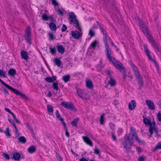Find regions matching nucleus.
Here are the masks:
<instances>
[{
  "label": "nucleus",
  "mask_w": 161,
  "mask_h": 161,
  "mask_svg": "<svg viewBox=\"0 0 161 161\" xmlns=\"http://www.w3.org/2000/svg\"><path fill=\"white\" fill-rule=\"evenodd\" d=\"M124 141L122 143L124 145V148L125 150L126 153H128L131 151V147L133 146L134 141L132 138H130L129 134H126L124 138Z\"/></svg>",
  "instance_id": "f257e3e1"
},
{
  "label": "nucleus",
  "mask_w": 161,
  "mask_h": 161,
  "mask_svg": "<svg viewBox=\"0 0 161 161\" xmlns=\"http://www.w3.org/2000/svg\"><path fill=\"white\" fill-rule=\"evenodd\" d=\"M0 82L4 86H5L7 88L10 90L11 91L14 92L15 94L21 96L23 98L27 100L28 97L26 96V95L22 93L21 92L19 91L17 89H14L11 86H10L7 84L4 81H3L0 78Z\"/></svg>",
  "instance_id": "f03ea898"
},
{
  "label": "nucleus",
  "mask_w": 161,
  "mask_h": 161,
  "mask_svg": "<svg viewBox=\"0 0 161 161\" xmlns=\"http://www.w3.org/2000/svg\"><path fill=\"white\" fill-rule=\"evenodd\" d=\"M130 131L128 134L130 136V138L135 139V141L139 142V144H144L145 142L144 141H142L140 138H139L137 136V134L136 132V130L135 128L131 126L130 127Z\"/></svg>",
  "instance_id": "7ed1b4c3"
},
{
  "label": "nucleus",
  "mask_w": 161,
  "mask_h": 161,
  "mask_svg": "<svg viewBox=\"0 0 161 161\" xmlns=\"http://www.w3.org/2000/svg\"><path fill=\"white\" fill-rule=\"evenodd\" d=\"M61 105L64 108L71 111H75L77 110L74 105L71 102L63 101L61 102Z\"/></svg>",
  "instance_id": "20e7f679"
},
{
  "label": "nucleus",
  "mask_w": 161,
  "mask_h": 161,
  "mask_svg": "<svg viewBox=\"0 0 161 161\" xmlns=\"http://www.w3.org/2000/svg\"><path fill=\"white\" fill-rule=\"evenodd\" d=\"M25 33L24 36L25 39L29 44H31V32L30 26H28L27 28L25 31Z\"/></svg>",
  "instance_id": "39448f33"
},
{
  "label": "nucleus",
  "mask_w": 161,
  "mask_h": 161,
  "mask_svg": "<svg viewBox=\"0 0 161 161\" xmlns=\"http://www.w3.org/2000/svg\"><path fill=\"white\" fill-rule=\"evenodd\" d=\"M110 61L112 62L115 67L119 70H120L121 72L123 71L124 73H125V69L119 61L116 60V59L115 58L114 60Z\"/></svg>",
  "instance_id": "423d86ee"
},
{
  "label": "nucleus",
  "mask_w": 161,
  "mask_h": 161,
  "mask_svg": "<svg viewBox=\"0 0 161 161\" xmlns=\"http://www.w3.org/2000/svg\"><path fill=\"white\" fill-rule=\"evenodd\" d=\"M68 14L69 16L68 19L70 24H75L77 22H79L74 13L73 12H69Z\"/></svg>",
  "instance_id": "0eeeda50"
},
{
  "label": "nucleus",
  "mask_w": 161,
  "mask_h": 161,
  "mask_svg": "<svg viewBox=\"0 0 161 161\" xmlns=\"http://www.w3.org/2000/svg\"><path fill=\"white\" fill-rule=\"evenodd\" d=\"M105 47L106 49V53L108 60L110 61H113V60H114L115 59V58L111 56V52L109 45L105 46Z\"/></svg>",
  "instance_id": "6e6552de"
},
{
  "label": "nucleus",
  "mask_w": 161,
  "mask_h": 161,
  "mask_svg": "<svg viewBox=\"0 0 161 161\" xmlns=\"http://www.w3.org/2000/svg\"><path fill=\"white\" fill-rule=\"evenodd\" d=\"M77 92L79 97L83 99L87 98V93L85 92L84 90L76 88Z\"/></svg>",
  "instance_id": "1a4fd4ad"
},
{
  "label": "nucleus",
  "mask_w": 161,
  "mask_h": 161,
  "mask_svg": "<svg viewBox=\"0 0 161 161\" xmlns=\"http://www.w3.org/2000/svg\"><path fill=\"white\" fill-rule=\"evenodd\" d=\"M70 33L74 38L77 39H79L82 35L79 31H71Z\"/></svg>",
  "instance_id": "9d476101"
},
{
  "label": "nucleus",
  "mask_w": 161,
  "mask_h": 161,
  "mask_svg": "<svg viewBox=\"0 0 161 161\" xmlns=\"http://www.w3.org/2000/svg\"><path fill=\"white\" fill-rule=\"evenodd\" d=\"M148 125L149 126V133L151 135H152L153 133L154 130L156 128L155 123L154 121H153L151 122Z\"/></svg>",
  "instance_id": "9b49d317"
},
{
  "label": "nucleus",
  "mask_w": 161,
  "mask_h": 161,
  "mask_svg": "<svg viewBox=\"0 0 161 161\" xmlns=\"http://www.w3.org/2000/svg\"><path fill=\"white\" fill-rule=\"evenodd\" d=\"M146 102L149 108L151 110H153L155 109V106L151 100L147 99Z\"/></svg>",
  "instance_id": "f8f14e48"
},
{
  "label": "nucleus",
  "mask_w": 161,
  "mask_h": 161,
  "mask_svg": "<svg viewBox=\"0 0 161 161\" xmlns=\"http://www.w3.org/2000/svg\"><path fill=\"white\" fill-rule=\"evenodd\" d=\"M20 54L22 58L24 59L25 60L28 59V53L26 51L22 50L20 52Z\"/></svg>",
  "instance_id": "ddd939ff"
},
{
  "label": "nucleus",
  "mask_w": 161,
  "mask_h": 161,
  "mask_svg": "<svg viewBox=\"0 0 161 161\" xmlns=\"http://www.w3.org/2000/svg\"><path fill=\"white\" fill-rule=\"evenodd\" d=\"M136 107V101L134 100H132L129 103L128 107L130 110H133Z\"/></svg>",
  "instance_id": "4468645a"
},
{
  "label": "nucleus",
  "mask_w": 161,
  "mask_h": 161,
  "mask_svg": "<svg viewBox=\"0 0 161 161\" xmlns=\"http://www.w3.org/2000/svg\"><path fill=\"white\" fill-rule=\"evenodd\" d=\"M82 138L84 141L87 144L90 145V146H93L92 142L87 136H82Z\"/></svg>",
  "instance_id": "2eb2a0df"
},
{
  "label": "nucleus",
  "mask_w": 161,
  "mask_h": 161,
  "mask_svg": "<svg viewBox=\"0 0 161 161\" xmlns=\"http://www.w3.org/2000/svg\"><path fill=\"white\" fill-rule=\"evenodd\" d=\"M56 47L58 52L60 54H62L64 52L65 48L62 45H58Z\"/></svg>",
  "instance_id": "dca6fc26"
},
{
  "label": "nucleus",
  "mask_w": 161,
  "mask_h": 161,
  "mask_svg": "<svg viewBox=\"0 0 161 161\" xmlns=\"http://www.w3.org/2000/svg\"><path fill=\"white\" fill-rule=\"evenodd\" d=\"M140 26L142 30L144 32H147L148 30L145 25L144 23L142 21H140Z\"/></svg>",
  "instance_id": "f3484780"
},
{
  "label": "nucleus",
  "mask_w": 161,
  "mask_h": 161,
  "mask_svg": "<svg viewBox=\"0 0 161 161\" xmlns=\"http://www.w3.org/2000/svg\"><path fill=\"white\" fill-rule=\"evenodd\" d=\"M20 157L21 155L20 154L18 153L15 152L14 153L12 158L13 159L15 160H19Z\"/></svg>",
  "instance_id": "a211bd4d"
},
{
  "label": "nucleus",
  "mask_w": 161,
  "mask_h": 161,
  "mask_svg": "<svg viewBox=\"0 0 161 161\" xmlns=\"http://www.w3.org/2000/svg\"><path fill=\"white\" fill-rule=\"evenodd\" d=\"M96 23H97V25L99 26V29L100 30L102 34L103 35V36L107 35V32L106 30L105 29H103L102 27V26L100 24L98 21H96Z\"/></svg>",
  "instance_id": "6ab92c4d"
},
{
  "label": "nucleus",
  "mask_w": 161,
  "mask_h": 161,
  "mask_svg": "<svg viewBox=\"0 0 161 161\" xmlns=\"http://www.w3.org/2000/svg\"><path fill=\"white\" fill-rule=\"evenodd\" d=\"M86 86L87 87L90 89L93 88V83L91 80H87L86 81Z\"/></svg>",
  "instance_id": "aec40b11"
},
{
  "label": "nucleus",
  "mask_w": 161,
  "mask_h": 161,
  "mask_svg": "<svg viewBox=\"0 0 161 161\" xmlns=\"http://www.w3.org/2000/svg\"><path fill=\"white\" fill-rule=\"evenodd\" d=\"M16 74V71L15 69L13 68L10 69L8 72V75H9L11 77L14 76Z\"/></svg>",
  "instance_id": "412c9836"
},
{
  "label": "nucleus",
  "mask_w": 161,
  "mask_h": 161,
  "mask_svg": "<svg viewBox=\"0 0 161 161\" xmlns=\"http://www.w3.org/2000/svg\"><path fill=\"white\" fill-rule=\"evenodd\" d=\"M47 111L49 114L51 115L53 114V107L50 104H48L47 106Z\"/></svg>",
  "instance_id": "4be33fe9"
},
{
  "label": "nucleus",
  "mask_w": 161,
  "mask_h": 161,
  "mask_svg": "<svg viewBox=\"0 0 161 161\" xmlns=\"http://www.w3.org/2000/svg\"><path fill=\"white\" fill-rule=\"evenodd\" d=\"M49 27L51 30L55 31L57 29L56 25L53 22L50 23L49 24Z\"/></svg>",
  "instance_id": "5701e85b"
},
{
  "label": "nucleus",
  "mask_w": 161,
  "mask_h": 161,
  "mask_svg": "<svg viewBox=\"0 0 161 161\" xmlns=\"http://www.w3.org/2000/svg\"><path fill=\"white\" fill-rule=\"evenodd\" d=\"M53 62L57 66H60L62 62L58 58H54Z\"/></svg>",
  "instance_id": "b1692460"
},
{
  "label": "nucleus",
  "mask_w": 161,
  "mask_h": 161,
  "mask_svg": "<svg viewBox=\"0 0 161 161\" xmlns=\"http://www.w3.org/2000/svg\"><path fill=\"white\" fill-rule=\"evenodd\" d=\"M27 151L29 153H32L36 151V148L35 146H32L28 148Z\"/></svg>",
  "instance_id": "393cba45"
},
{
  "label": "nucleus",
  "mask_w": 161,
  "mask_h": 161,
  "mask_svg": "<svg viewBox=\"0 0 161 161\" xmlns=\"http://www.w3.org/2000/svg\"><path fill=\"white\" fill-rule=\"evenodd\" d=\"M153 47L156 50L157 52H159V49L158 47V46L157 44L155 42L154 40H153L152 42Z\"/></svg>",
  "instance_id": "a878e982"
},
{
  "label": "nucleus",
  "mask_w": 161,
  "mask_h": 161,
  "mask_svg": "<svg viewBox=\"0 0 161 161\" xmlns=\"http://www.w3.org/2000/svg\"><path fill=\"white\" fill-rule=\"evenodd\" d=\"M70 78V75L68 74L63 76L62 77V79L65 83H66L69 80Z\"/></svg>",
  "instance_id": "bb28decb"
},
{
  "label": "nucleus",
  "mask_w": 161,
  "mask_h": 161,
  "mask_svg": "<svg viewBox=\"0 0 161 161\" xmlns=\"http://www.w3.org/2000/svg\"><path fill=\"white\" fill-rule=\"evenodd\" d=\"M129 64L134 73L138 71L137 67L132 63L130 62Z\"/></svg>",
  "instance_id": "cd10ccee"
},
{
  "label": "nucleus",
  "mask_w": 161,
  "mask_h": 161,
  "mask_svg": "<svg viewBox=\"0 0 161 161\" xmlns=\"http://www.w3.org/2000/svg\"><path fill=\"white\" fill-rule=\"evenodd\" d=\"M143 121L144 124L146 125H148L151 122L150 120L147 117L143 116Z\"/></svg>",
  "instance_id": "c85d7f7f"
},
{
  "label": "nucleus",
  "mask_w": 161,
  "mask_h": 161,
  "mask_svg": "<svg viewBox=\"0 0 161 161\" xmlns=\"http://www.w3.org/2000/svg\"><path fill=\"white\" fill-rule=\"evenodd\" d=\"M79 120V118H77L74 119L71 122V124L73 126L77 127V124Z\"/></svg>",
  "instance_id": "c756f323"
},
{
  "label": "nucleus",
  "mask_w": 161,
  "mask_h": 161,
  "mask_svg": "<svg viewBox=\"0 0 161 161\" xmlns=\"http://www.w3.org/2000/svg\"><path fill=\"white\" fill-rule=\"evenodd\" d=\"M139 85V89H141L143 86V78L139 79L137 80Z\"/></svg>",
  "instance_id": "7c9ffc66"
},
{
  "label": "nucleus",
  "mask_w": 161,
  "mask_h": 161,
  "mask_svg": "<svg viewBox=\"0 0 161 161\" xmlns=\"http://www.w3.org/2000/svg\"><path fill=\"white\" fill-rule=\"evenodd\" d=\"M18 141L23 143H25L26 141L25 138L24 136H21L18 139Z\"/></svg>",
  "instance_id": "2f4dec72"
},
{
  "label": "nucleus",
  "mask_w": 161,
  "mask_h": 161,
  "mask_svg": "<svg viewBox=\"0 0 161 161\" xmlns=\"http://www.w3.org/2000/svg\"><path fill=\"white\" fill-rule=\"evenodd\" d=\"M161 149V141L158 143L156 147L153 149V151H155L158 149Z\"/></svg>",
  "instance_id": "473e14b6"
},
{
  "label": "nucleus",
  "mask_w": 161,
  "mask_h": 161,
  "mask_svg": "<svg viewBox=\"0 0 161 161\" xmlns=\"http://www.w3.org/2000/svg\"><path fill=\"white\" fill-rule=\"evenodd\" d=\"M49 49L50 50V53L52 55H53L56 54V51L55 47L53 48L50 47H49Z\"/></svg>",
  "instance_id": "72a5a7b5"
},
{
  "label": "nucleus",
  "mask_w": 161,
  "mask_h": 161,
  "mask_svg": "<svg viewBox=\"0 0 161 161\" xmlns=\"http://www.w3.org/2000/svg\"><path fill=\"white\" fill-rule=\"evenodd\" d=\"M110 79V80L108 82V83L111 86H114L115 85V80L112 78Z\"/></svg>",
  "instance_id": "f704fd0d"
},
{
  "label": "nucleus",
  "mask_w": 161,
  "mask_h": 161,
  "mask_svg": "<svg viewBox=\"0 0 161 161\" xmlns=\"http://www.w3.org/2000/svg\"><path fill=\"white\" fill-rule=\"evenodd\" d=\"M41 17L43 20L45 21H47L49 19V16H47V14L46 13H44L42 15Z\"/></svg>",
  "instance_id": "c9c22d12"
},
{
  "label": "nucleus",
  "mask_w": 161,
  "mask_h": 161,
  "mask_svg": "<svg viewBox=\"0 0 161 161\" xmlns=\"http://www.w3.org/2000/svg\"><path fill=\"white\" fill-rule=\"evenodd\" d=\"M58 84L57 82H53V87L54 89L55 90H56L58 91V90L59 87L58 86Z\"/></svg>",
  "instance_id": "e433bc0d"
},
{
  "label": "nucleus",
  "mask_w": 161,
  "mask_h": 161,
  "mask_svg": "<svg viewBox=\"0 0 161 161\" xmlns=\"http://www.w3.org/2000/svg\"><path fill=\"white\" fill-rule=\"evenodd\" d=\"M103 40L105 46H108L107 40L108 39V36L107 35H103Z\"/></svg>",
  "instance_id": "4c0bfd02"
},
{
  "label": "nucleus",
  "mask_w": 161,
  "mask_h": 161,
  "mask_svg": "<svg viewBox=\"0 0 161 161\" xmlns=\"http://www.w3.org/2000/svg\"><path fill=\"white\" fill-rule=\"evenodd\" d=\"M134 74L135 75L136 78L137 80L142 78L140 75L138 71L134 72Z\"/></svg>",
  "instance_id": "58836bf2"
},
{
  "label": "nucleus",
  "mask_w": 161,
  "mask_h": 161,
  "mask_svg": "<svg viewBox=\"0 0 161 161\" xmlns=\"http://www.w3.org/2000/svg\"><path fill=\"white\" fill-rule=\"evenodd\" d=\"M97 43V40L94 41L90 44V48L92 47L93 48L95 49Z\"/></svg>",
  "instance_id": "ea45409f"
},
{
  "label": "nucleus",
  "mask_w": 161,
  "mask_h": 161,
  "mask_svg": "<svg viewBox=\"0 0 161 161\" xmlns=\"http://www.w3.org/2000/svg\"><path fill=\"white\" fill-rule=\"evenodd\" d=\"M4 133L7 136H9L11 135L9 130V128L8 127L6 128V130L4 131Z\"/></svg>",
  "instance_id": "a19ab883"
},
{
  "label": "nucleus",
  "mask_w": 161,
  "mask_h": 161,
  "mask_svg": "<svg viewBox=\"0 0 161 161\" xmlns=\"http://www.w3.org/2000/svg\"><path fill=\"white\" fill-rule=\"evenodd\" d=\"M45 80L47 82L49 83L53 82V80L52 77H47L45 78Z\"/></svg>",
  "instance_id": "79ce46f5"
},
{
  "label": "nucleus",
  "mask_w": 161,
  "mask_h": 161,
  "mask_svg": "<svg viewBox=\"0 0 161 161\" xmlns=\"http://www.w3.org/2000/svg\"><path fill=\"white\" fill-rule=\"evenodd\" d=\"M143 47L145 50V52L146 53V55L147 56H148L149 54H150V51L148 49L147 45H144L143 46Z\"/></svg>",
  "instance_id": "37998d69"
},
{
  "label": "nucleus",
  "mask_w": 161,
  "mask_h": 161,
  "mask_svg": "<svg viewBox=\"0 0 161 161\" xmlns=\"http://www.w3.org/2000/svg\"><path fill=\"white\" fill-rule=\"evenodd\" d=\"M145 33L146 34L147 38L150 40L151 42H152L153 40H154L153 39L152 36L149 34L148 31L147 32H146Z\"/></svg>",
  "instance_id": "c03bdc74"
},
{
  "label": "nucleus",
  "mask_w": 161,
  "mask_h": 161,
  "mask_svg": "<svg viewBox=\"0 0 161 161\" xmlns=\"http://www.w3.org/2000/svg\"><path fill=\"white\" fill-rule=\"evenodd\" d=\"M6 71H4L3 70L0 69V76H3L4 77H7L6 76Z\"/></svg>",
  "instance_id": "a18cd8bd"
},
{
  "label": "nucleus",
  "mask_w": 161,
  "mask_h": 161,
  "mask_svg": "<svg viewBox=\"0 0 161 161\" xmlns=\"http://www.w3.org/2000/svg\"><path fill=\"white\" fill-rule=\"evenodd\" d=\"M48 34L49 37V39L51 40H53L55 37L54 36L52 32H49Z\"/></svg>",
  "instance_id": "49530a36"
},
{
  "label": "nucleus",
  "mask_w": 161,
  "mask_h": 161,
  "mask_svg": "<svg viewBox=\"0 0 161 161\" xmlns=\"http://www.w3.org/2000/svg\"><path fill=\"white\" fill-rule=\"evenodd\" d=\"M76 25L75 27L79 31H81V28L80 26V25L79 22H78L75 24Z\"/></svg>",
  "instance_id": "de8ad7c7"
},
{
  "label": "nucleus",
  "mask_w": 161,
  "mask_h": 161,
  "mask_svg": "<svg viewBox=\"0 0 161 161\" xmlns=\"http://www.w3.org/2000/svg\"><path fill=\"white\" fill-rule=\"evenodd\" d=\"M104 116V114H103L100 116V120L101 125H103V124Z\"/></svg>",
  "instance_id": "09e8293b"
},
{
  "label": "nucleus",
  "mask_w": 161,
  "mask_h": 161,
  "mask_svg": "<svg viewBox=\"0 0 161 161\" xmlns=\"http://www.w3.org/2000/svg\"><path fill=\"white\" fill-rule=\"evenodd\" d=\"M89 35L91 37L95 35V32L92 30V29L89 30Z\"/></svg>",
  "instance_id": "8fccbe9b"
},
{
  "label": "nucleus",
  "mask_w": 161,
  "mask_h": 161,
  "mask_svg": "<svg viewBox=\"0 0 161 161\" xmlns=\"http://www.w3.org/2000/svg\"><path fill=\"white\" fill-rule=\"evenodd\" d=\"M67 29V27L64 24H63L62 25V27L61 28V31L62 32H64Z\"/></svg>",
  "instance_id": "3c124183"
},
{
  "label": "nucleus",
  "mask_w": 161,
  "mask_h": 161,
  "mask_svg": "<svg viewBox=\"0 0 161 161\" xmlns=\"http://www.w3.org/2000/svg\"><path fill=\"white\" fill-rule=\"evenodd\" d=\"M52 3L53 5H54V6H58V3L57 2L56 0H52Z\"/></svg>",
  "instance_id": "603ef678"
},
{
  "label": "nucleus",
  "mask_w": 161,
  "mask_h": 161,
  "mask_svg": "<svg viewBox=\"0 0 161 161\" xmlns=\"http://www.w3.org/2000/svg\"><path fill=\"white\" fill-rule=\"evenodd\" d=\"M3 90L4 91V94L6 96H8L9 95V93L8 92L5 87H3Z\"/></svg>",
  "instance_id": "864d4df0"
},
{
  "label": "nucleus",
  "mask_w": 161,
  "mask_h": 161,
  "mask_svg": "<svg viewBox=\"0 0 161 161\" xmlns=\"http://www.w3.org/2000/svg\"><path fill=\"white\" fill-rule=\"evenodd\" d=\"M100 151L97 148L95 147L94 149V153L95 154L98 155L99 154Z\"/></svg>",
  "instance_id": "5fc2aeb1"
},
{
  "label": "nucleus",
  "mask_w": 161,
  "mask_h": 161,
  "mask_svg": "<svg viewBox=\"0 0 161 161\" xmlns=\"http://www.w3.org/2000/svg\"><path fill=\"white\" fill-rule=\"evenodd\" d=\"M138 161H145L144 156H140L138 158Z\"/></svg>",
  "instance_id": "6e6d98bb"
},
{
  "label": "nucleus",
  "mask_w": 161,
  "mask_h": 161,
  "mask_svg": "<svg viewBox=\"0 0 161 161\" xmlns=\"http://www.w3.org/2000/svg\"><path fill=\"white\" fill-rule=\"evenodd\" d=\"M111 135L112 138L113 139L114 141H116L117 140L115 134H114V133H111Z\"/></svg>",
  "instance_id": "4d7b16f0"
},
{
  "label": "nucleus",
  "mask_w": 161,
  "mask_h": 161,
  "mask_svg": "<svg viewBox=\"0 0 161 161\" xmlns=\"http://www.w3.org/2000/svg\"><path fill=\"white\" fill-rule=\"evenodd\" d=\"M3 155L5 159L6 160H8L9 159L10 157L8 154H7L6 153H3Z\"/></svg>",
  "instance_id": "13d9d810"
},
{
  "label": "nucleus",
  "mask_w": 161,
  "mask_h": 161,
  "mask_svg": "<svg viewBox=\"0 0 161 161\" xmlns=\"http://www.w3.org/2000/svg\"><path fill=\"white\" fill-rule=\"evenodd\" d=\"M57 119H58L61 121H64V119L62 117L60 114L56 116Z\"/></svg>",
  "instance_id": "bf43d9fd"
},
{
  "label": "nucleus",
  "mask_w": 161,
  "mask_h": 161,
  "mask_svg": "<svg viewBox=\"0 0 161 161\" xmlns=\"http://www.w3.org/2000/svg\"><path fill=\"white\" fill-rule=\"evenodd\" d=\"M57 119H58L61 121H64V119L62 117L60 114L56 116Z\"/></svg>",
  "instance_id": "052dcab7"
},
{
  "label": "nucleus",
  "mask_w": 161,
  "mask_h": 161,
  "mask_svg": "<svg viewBox=\"0 0 161 161\" xmlns=\"http://www.w3.org/2000/svg\"><path fill=\"white\" fill-rule=\"evenodd\" d=\"M57 119H58L61 121H64V119L62 117L60 114L56 116Z\"/></svg>",
  "instance_id": "680f3d73"
},
{
  "label": "nucleus",
  "mask_w": 161,
  "mask_h": 161,
  "mask_svg": "<svg viewBox=\"0 0 161 161\" xmlns=\"http://www.w3.org/2000/svg\"><path fill=\"white\" fill-rule=\"evenodd\" d=\"M110 127L112 129H114L115 127V125L112 123H110L109 124Z\"/></svg>",
  "instance_id": "e2e57ef3"
},
{
  "label": "nucleus",
  "mask_w": 161,
  "mask_h": 161,
  "mask_svg": "<svg viewBox=\"0 0 161 161\" xmlns=\"http://www.w3.org/2000/svg\"><path fill=\"white\" fill-rule=\"evenodd\" d=\"M157 116L158 118V120L159 122H161V113L159 112L158 113Z\"/></svg>",
  "instance_id": "0e129e2a"
},
{
  "label": "nucleus",
  "mask_w": 161,
  "mask_h": 161,
  "mask_svg": "<svg viewBox=\"0 0 161 161\" xmlns=\"http://www.w3.org/2000/svg\"><path fill=\"white\" fill-rule=\"evenodd\" d=\"M57 11L59 14L62 15H63V12L59 8L57 9Z\"/></svg>",
  "instance_id": "69168bd1"
},
{
  "label": "nucleus",
  "mask_w": 161,
  "mask_h": 161,
  "mask_svg": "<svg viewBox=\"0 0 161 161\" xmlns=\"http://www.w3.org/2000/svg\"><path fill=\"white\" fill-rule=\"evenodd\" d=\"M112 45L113 46H114L116 50L117 51H118L119 50V49L114 44V42H112Z\"/></svg>",
  "instance_id": "338daca9"
},
{
  "label": "nucleus",
  "mask_w": 161,
  "mask_h": 161,
  "mask_svg": "<svg viewBox=\"0 0 161 161\" xmlns=\"http://www.w3.org/2000/svg\"><path fill=\"white\" fill-rule=\"evenodd\" d=\"M79 161H88V160L84 157H82L81 158Z\"/></svg>",
  "instance_id": "774afa93"
}]
</instances>
